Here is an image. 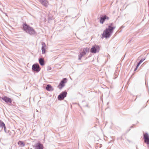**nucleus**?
I'll list each match as a JSON object with an SVG mask.
<instances>
[{
	"label": "nucleus",
	"instance_id": "f257e3e1",
	"mask_svg": "<svg viewBox=\"0 0 149 149\" xmlns=\"http://www.w3.org/2000/svg\"><path fill=\"white\" fill-rule=\"evenodd\" d=\"M113 23H111L108 26V28H107L104 30L103 33L102 34V38H109L113 32L114 29L116 28V27L113 26Z\"/></svg>",
	"mask_w": 149,
	"mask_h": 149
},
{
	"label": "nucleus",
	"instance_id": "f03ea898",
	"mask_svg": "<svg viewBox=\"0 0 149 149\" xmlns=\"http://www.w3.org/2000/svg\"><path fill=\"white\" fill-rule=\"evenodd\" d=\"M23 29L30 35H34L36 33V32L33 27H31L26 23L23 24Z\"/></svg>",
	"mask_w": 149,
	"mask_h": 149
},
{
	"label": "nucleus",
	"instance_id": "7ed1b4c3",
	"mask_svg": "<svg viewBox=\"0 0 149 149\" xmlns=\"http://www.w3.org/2000/svg\"><path fill=\"white\" fill-rule=\"evenodd\" d=\"M100 47L98 45H95L92 46L90 49V52L92 53H96L99 52Z\"/></svg>",
	"mask_w": 149,
	"mask_h": 149
},
{
	"label": "nucleus",
	"instance_id": "20e7f679",
	"mask_svg": "<svg viewBox=\"0 0 149 149\" xmlns=\"http://www.w3.org/2000/svg\"><path fill=\"white\" fill-rule=\"evenodd\" d=\"M32 69L33 72H38L40 71V68L38 64L35 63L32 65Z\"/></svg>",
	"mask_w": 149,
	"mask_h": 149
},
{
	"label": "nucleus",
	"instance_id": "39448f33",
	"mask_svg": "<svg viewBox=\"0 0 149 149\" xmlns=\"http://www.w3.org/2000/svg\"><path fill=\"white\" fill-rule=\"evenodd\" d=\"M67 92L65 91L62 92L58 96V99L59 100H63L67 95Z\"/></svg>",
	"mask_w": 149,
	"mask_h": 149
},
{
	"label": "nucleus",
	"instance_id": "423d86ee",
	"mask_svg": "<svg viewBox=\"0 0 149 149\" xmlns=\"http://www.w3.org/2000/svg\"><path fill=\"white\" fill-rule=\"evenodd\" d=\"M67 82L66 78L63 79L60 82L59 85H58V87L60 89H61L64 86L65 84Z\"/></svg>",
	"mask_w": 149,
	"mask_h": 149
},
{
	"label": "nucleus",
	"instance_id": "0eeeda50",
	"mask_svg": "<svg viewBox=\"0 0 149 149\" xmlns=\"http://www.w3.org/2000/svg\"><path fill=\"white\" fill-rule=\"evenodd\" d=\"M143 139L144 142L148 146L149 145V135L147 133H143Z\"/></svg>",
	"mask_w": 149,
	"mask_h": 149
},
{
	"label": "nucleus",
	"instance_id": "6e6552de",
	"mask_svg": "<svg viewBox=\"0 0 149 149\" xmlns=\"http://www.w3.org/2000/svg\"><path fill=\"white\" fill-rule=\"evenodd\" d=\"M109 19V17L106 15H101L100 22V23L103 24L105 20H108Z\"/></svg>",
	"mask_w": 149,
	"mask_h": 149
},
{
	"label": "nucleus",
	"instance_id": "1a4fd4ad",
	"mask_svg": "<svg viewBox=\"0 0 149 149\" xmlns=\"http://www.w3.org/2000/svg\"><path fill=\"white\" fill-rule=\"evenodd\" d=\"M1 99L6 103H11L12 101V100L11 99L6 96H4L3 97H1Z\"/></svg>",
	"mask_w": 149,
	"mask_h": 149
},
{
	"label": "nucleus",
	"instance_id": "9d476101",
	"mask_svg": "<svg viewBox=\"0 0 149 149\" xmlns=\"http://www.w3.org/2000/svg\"><path fill=\"white\" fill-rule=\"evenodd\" d=\"M35 148L36 149H43V145L40 142H38L36 145Z\"/></svg>",
	"mask_w": 149,
	"mask_h": 149
},
{
	"label": "nucleus",
	"instance_id": "9b49d317",
	"mask_svg": "<svg viewBox=\"0 0 149 149\" xmlns=\"http://www.w3.org/2000/svg\"><path fill=\"white\" fill-rule=\"evenodd\" d=\"M39 1L45 7H47L48 6V3L46 0H39Z\"/></svg>",
	"mask_w": 149,
	"mask_h": 149
},
{
	"label": "nucleus",
	"instance_id": "f8f14e48",
	"mask_svg": "<svg viewBox=\"0 0 149 149\" xmlns=\"http://www.w3.org/2000/svg\"><path fill=\"white\" fill-rule=\"evenodd\" d=\"M42 46L41 48L42 53L43 54L45 53V48L46 47V45L45 43L44 42H42Z\"/></svg>",
	"mask_w": 149,
	"mask_h": 149
},
{
	"label": "nucleus",
	"instance_id": "ddd939ff",
	"mask_svg": "<svg viewBox=\"0 0 149 149\" xmlns=\"http://www.w3.org/2000/svg\"><path fill=\"white\" fill-rule=\"evenodd\" d=\"M45 88L48 91H53L54 89L52 86L50 84H48L46 86Z\"/></svg>",
	"mask_w": 149,
	"mask_h": 149
},
{
	"label": "nucleus",
	"instance_id": "4468645a",
	"mask_svg": "<svg viewBox=\"0 0 149 149\" xmlns=\"http://www.w3.org/2000/svg\"><path fill=\"white\" fill-rule=\"evenodd\" d=\"M39 62L40 64L42 66L45 65V61L44 59L42 58H40L39 59Z\"/></svg>",
	"mask_w": 149,
	"mask_h": 149
},
{
	"label": "nucleus",
	"instance_id": "2eb2a0df",
	"mask_svg": "<svg viewBox=\"0 0 149 149\" xmlns=\"http://www.w3.org/2000/svg\"><path fill=\"white\" fill-rule=\"evenodd\" d=\"M18 144L21 147L24 146L25 145L23 141H20L18 142Z\"/></svg>",
	"mask_w": 149,
	"mask_h": 149
},
{
	"label": "nucleus",
	"instance_id": "dca6fc26",
	"mask_svg": "<svg viewBox=\"0 0 149 149\" xmlns=\"http://www.w3.org/2000/svg\"><path fill=\"white\" fill-rule=\"evenodd\" d=\"M5 125L4 123L1 120H0V127L3 128L5 127Z\"/></svg>",
	"mask_w": 149,
	"mask_h": 149
},
{
	"label": "nucleus",
	"instance_id": "f3484780",
	"mask_svg": "<svg viewBox=\"0 0 149 149\" xmlns=\"http://www.w3.org/2000/svg\"><path fill=\"white\" fill-rule=\"evenodd\" d=\"M89 51V49L87 47L84 48L83 50V51L86 53L87 52H88Z\"/></svg>",
	"mask_w": 149,
	"mask_h": 149
},
{
	"label": "nucleus",
	"instance_id": "a211bd4d",
	"mask_svg": "<svg viewBox=\"0 0 149 149\" xmlns=\"http://www.w3.org/2000/svg\"><path fill=\"white\" fill-rule=\"evenodd\" d=\"M145 58H142V59H141L140 61H139V63H138L137 64H138L139 65H140L145 60Z\"/></svg>",
	"mask_w": 149,
	"mask_h": 149
},
{
	"label": "nucleus",
	"instance_id": "6ab92c4d",
	"mask_svg": "<svg viewBox=\"0 0 149 149\" xmlns=\"http://www.w3.org/2000/svg\"><path fill=\"white\" fill-rule=\"evenodd\" d=\"M83 55L80 53V54L78 55V57H79L78 59L79 60H81L82 57H83Z\"/></svg>",
	"mask_w": 149,
	"mask_h": 149
},
{
	"label": "nucleus",
	"instance_id": "aec40b11",
	"mask_svg": "<svg viewBox=\"0 0 149 149\" xmlns=\"http://www.w3.org/2000/svg\"><path fill=\"white\" fill-rule=\"evenodd\" d=\"M139 66V65L138 64H137L136 68H135V69L134 70V71H136L137 70V69L138 68Z\"/></svg>",
	"mask_w": 149,
	"mask_h": 149
},
{
	"label": "nucleus",
	"instance_id": "412c9836",
	"mask_svg": "<svg viewBox=\"0 0 149 149\" xmlns=\"http://www.w3.org/2000/svg\"><path fill=\"white\" fill-rule=\"evenodd\" d=\"M81 54H82L83 56H84L86 54V53H85L83 51L82 52H81Z\"/></svg>",
	"mask_w": 149,
	"mask_h": 149
},
{
	"label": "nucleus",
	"instance_id": "4be33fe9",
	"mask_svg": "<svg viewBox=\"0 0 149 149\" xmlns=\"http://www.w3.org/2000/svg\"><path fill=\"white\" fill-rule=\"evenodd\" d=\"M3 128H4V131L6 133L7 132H6V127L5 126V127H3Z\"/></svg>",
	"mask_w": 149,
	"mask_h": 149
},
{
	"label": "nucleus",
	"instance_id": "5701e85b",
	"mask_svg": "<svg viewBox=\"0 0 149 149\" xmlns=\"http://www.w3.org/2000/svg\"><path fill=\"white\" fill-rule=\"evenodd\" d=\"M127 140L130 143L131 142V141L130 140H129L128 139H127Z\"/></svg>",
	"mask_w": 149,
	"mask_h": 149
},
{
	"label": "nucleus",
	"instance_id": "b1692460",
	"mask_svg": "<svg viewBox=\"0 0 149 149\" xmlns=\"http://www.w3.org/2000/svg\"><path fill=\"white\" fill-rule=\"evenodd\" d=\"M148 6L149 7V14H148V16H149V1L148 2Z\"/></svg>",
	"mask_w": 149,
	"mask_h": 149
},
{
	"label": "nucleus",
	"instance_id": "393cba45",
	"mask_svg": "<svg viewBox=\"0 0 149 149\" xmlns=\"http://www.w3.org/2000/svg\"><path fill=\"white\" fill-rule=\"evenodd\" d=\"M51 69V67H49V68H48V70H50Z\"/></svg>",
	"mask_w": 149,
	"mask_h": 149
},
{
	"label": "nucleus",
	"instance_id": "a878e982",
	"mask_svg": "<svg viewBox=\"0 0 149 149\" xmlns=\"http://www.w3.org/2000/svg\"><path fill=\"white\" fill-rule=\"evenodd\" d=\"M133 125L132 126L130 127V128H133Z\"/></svg>",
	"mask_w": 149,
	"mask_h": 149
},
{
	"label": "nucleus",
	"instance_id": "bb28decb",
	"mask_svg": "<svg viewBox=\"0 0 149 149\" xmlns=\"http://www.w3.org/2000/svg\"><path fill=\"white\" fill-rule=\"evenodd\" d=\"M86 107H88V105H86Z\"/></svg>",
	"mask_w": 149,
	"mask_h": 149
}]
</instances>
